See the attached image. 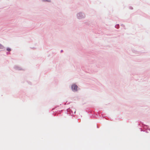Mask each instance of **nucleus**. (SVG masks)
<instances>
[{"mask_svg":"<svg viewBox=\"0 0 150 150\" xmlns=\"http://www.w3.org/2000/svg\"><path fill=\"white\" fill-rule=\"evenodd\" d=\"M77 86L75 85H73L71 86V88L73 91H76L77 90Z\"/></svg>","mask_w":150,"mask_h":150,"instance_id":"f257e3e1","label":"nucleus"},{"mask_svg":"<svg viewBox=\"0 0 150 150\" xmlns=\"http://www.w3.org/2000/svg\"><path fill=\"white\" fill-rule=\"evenodd\" d=\"M7 50L8 51H10L11 50L10 48H7Z\"/></svg>","mask_w":150,"mask_h":150,"instance_id":"f03ea898","label":"nucleus"},{"mask_svg":"<svg viewBox=\"0 0 150 150\" xmlns=\"http://www.w3.org/2000/svg\"><path fill=\"white\" fill-rule=\"evenodd\" d=\"M43 0L44 1H50V0Z\"/></svg>","mask_w":150,"mask_h":150,"instance_id":"7ed1b4c3","label":"nucleus"},{"mask_svg":"<svg viewBox=\"0 0 150 150\" xmlns=\"http://www.w3.org/2000/svg\"><path fill=\"white\" fill-rule=\"evenodd\" d=\"M80 14H78V17H79V16H78L79 15H80Z\"/></svg>","mask_w":150,"mask_h":150,"instance_id":"20e7f679","label":"nucleus"}]
</instances>
